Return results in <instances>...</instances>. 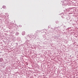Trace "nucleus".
I'll list each match as a JSON object with an SVG mask.
<instances>
[{"label": "nucleus", "mask_w": 78, "mask_h": 78, "mask_svg": "<svg viewBox=\"0 0 78 78\" xmlns=\"http://www.w3.org/2000/svg\"><path fill=\"white\" fill-rule=\"evenodd\" d=\"M22 34L23 36L25 35V32H22Z\"/></svg>", "instance_id": "nucleus-1"}, {"label": "nucleus", "mask_w": 78, "mask_h": 78, "mask_svg": "<svg viewBox=\"0 0 78 78\" xmlns=\"http://www.w3.org/2000/svg\"><path fill=\"white\" fill-rule=\"evenodd\" d=\"M3 8L4 9H5V8H6V6H5V5H4V6H3Z\"/></svg>", "instance_id": "nucleus-2"}]
</instances>
